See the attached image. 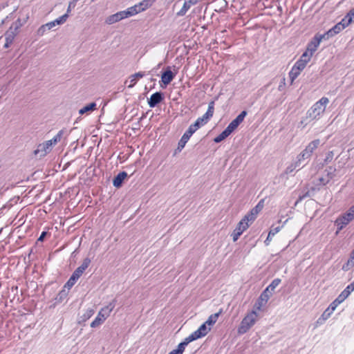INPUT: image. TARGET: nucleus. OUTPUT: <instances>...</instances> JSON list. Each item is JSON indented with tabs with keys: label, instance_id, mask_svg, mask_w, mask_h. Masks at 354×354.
<instances>
[{
	"label": "nucleus",
	"instance_id": "18",
	"mask_svg": "<svg viewBox=\"0 0 354 354\" xmlns=\"http://www.w3.org/2000/svg\"><path fill=\"white\" fill-rule=\"evenodd\" d=\"M174 78V74L169 69V68H168L167 70L165 71L161 76V80L165 85L169 84L173 80Z\"/></svg>",
	"mask_w": 354,
	"mask_h": 354
},
{
	"label": "nucleus",
	"instance_id": "29",
	"mask_svg": "<svg viewBox=\"0 0 354 354\" xmlns=\"http://www.w3.org/2000/svg\"><path fill=\"white\" fill-rule=\"evenodd\" d=\"M124 11L127 13V17L133 16V15L140 12V10H139L138 6H137V5L129 7Z\"/></svg>",
	"mask_w": 354,
	"mask_h": 354
},
{
	"label": "nucleus",
	"instance_id": "15",
	"mask_svg": "<svg viewBox=\"0 0 354 354\" xmlns=\"http://www.w3.org/2000/svg\"><path fill=\"white\" fill-rule=\"evenodd\" d=\"M145 76L144 72H138L129 76V80H126L125 84L129 82L128 85L129 88H132L136 84L138 79L142 78Z\"/></svg>",
	"mask_w": 354,
	"mask_h": 354
},
{
	"label": "nucleus",
	"instance_id": "42",
	"mask_svg": "<svg viewBox=\"0 0 354 354\" xmlns=\"http://www.w3.org/2000/svg\"><path fill=\"white\" fill-rule=\"evenodd\" d=\"M79 0H72L71 1H70L68 3V6L66 14H68V15L69 16V14L71 12V10L73 9L76 6L77 2Z\"/></svg>",
	"mask_w": 354,
	"mask_h": 354
},
{
	"label": "nucleus",
	"instance_id": "19",
	"mask_svg": "<svg viewBox=\"0 0 354 354\" xmlns=\"http://www.w3.org/2000/svg\"><path fill=\"white\" fill-rule=\"evenodd\" d=\"M127 174L125 171L120 172L113 179V184L115 187H120Z\"/></svg>",
	"mask_w": 354,
	"mask_h": 354
},
{
	"label": "nucleus",
	"instance_id": "39",
	"mask_svg": "<svg viewBox=\"0 0 354 354\" xmlns=\"http://www.w3.org/2000/svg\"><path fill=\"white\" fill-rule=\"evenodd\" d=\"M94 314V310L92 308H88L86 310L85 313L82 316V321H86Z\"/></svg>",
	"mask_w": 354,
	"mask_h": 354
},
{
	"label": "nucleus",
	"instance_id": "54",
	"mask_svg": "<svg viewBox=\"0 0 354 354\" xmlns=\"http://www.w3.org/2000/svg\"><path fill=\"white\" fill-rule=\"evenodd\" d=\"M348 16H350L351 17L352 21H354V9L351 10L348 14Z\"/></svg>",
	"mask_w": 354,
	"mask_h": 354
},
{
	"label": "nucleus",
	"instance_id": "60",
	"mask_svg": "<svg viewBox=\"0 0 354 354\" xmlns=\"http://www.w3.org/2000/svg\"><path fill=\"white\" fill-rule=\"evenodd\" d=\"M352 255H353V256H354V251L353 252Z\"/></svg>",
	"mask_w": 354,
	"mask_h": 354
},
{
	"label": "nucleus",
	"instance_id": "9",
	"mask_svg": "<svg viewBox=\"0 0 354 354\" xmlns=\"http://www.w3.org/2000/svg\"><path fill=\"white\" fill-rule=\"evenodd\" d=\"M354 290V281L349 284L342 292L341 294L335 299V303L341 304L344 301L348 295Z\"/></svg>",
	"mask_w": 354,
	"mask_h": 354
},
{
	"label": "nucleus",
	"instance_id": "26",
	"mask_svg": "<svg viewBox=\"0 0 354 354\" xmlns=\"http://www.w3.org/2000/svg\"><path fill=\"white\" fill-rule=\"evenodd\" d=\"M154 1L155 0H143L136 5L138 6V8L139 10H140L141 12L147 10L148 8L151 7Z\"/></svg>",
	"mask_w": 354,
	"mask_h": 354
},
{
	"label": "nucleus",
	"instance_id": "55",
	"mask_svg": "<svg viewBox=\"0 0 354 354\" xmlns=\"http://www.w3.org/2000/svg\"><path fill=\"white\" fill-rule=\"evenodd\" d=\"M301 10L306 11V12L308 10V7L306 2L301 6Z\"/></svg>",
	"mask_w": 354,
	"mask_h": 354
},
{
	"label": "nucleus",
	"instance_id": "45",
	"mask_svg": "<svg viewBox=\"0 0 354 354\" xmlns=\"http://www.w3.org/2000/svg\"><path fill=\"white\" fill-rule=\"evenodd\" d=\"M185 347L186 346H185V344L183 342H180L177 346V353L178 354H183L185 349Z\"/></svg>",
	"mask_w": 354,
	"mask_h": 354
},
{
	"label": "nucleus",
	"instance_id": "47",
	"mask_svg": "<svg viewBox=\"0 0 354 354\" xmlns=\"http://www.w3.org/2000/svg\"><path fill=\"white\" fill-rule=\"evenodd\" d=\"M116 13H117V15L118 16V18H119L120 21H121L122 19L127 18V13L125 12L124 10L120 11V12H118Z\"/></svg>",
	"mask_w": 354,
	"mask_h": 354
},
{
	"label": "nucleus",
	"instance_id": "35",
	"mask_svg": "<svg viewBox=\"0 0 354 354\" xmlns=\"http://www.w3.org/2000/svg\"><path fill=\"white\" fill-rule=\"evenodd\" d=\"M301 71H299L295 67H292L291 71L289 73V76L291 80V83L297 77V76L300 74Z\"/></svg>",
	"mask_w": 354,
	"mask_h": 354
},
{
	"label": "nucleus",
	"instance_id": "24",
	"mask_svg": "<svg viewBox=\"0 0 354 354\" xmlns=\"http://www.w3.org/2000/svg\"><path fill=\"white\" fill-rule=\"evenodd\" d=\"M222 312V309H220L218 313L211 315L205 323L209 326L214 324Z\"/></svg>",
	"mask_w": 354,
	"mask_h": 354
},
{
	"label": "nucleus",
	"instance_id": "32",
	"mask_svg": "<svg viewBox=\"0 0 354 354\" xmlns=\"http://www.w3.org/2000/svg\"><path fill=\"white\" fill-rule=\"evenodd\" d=\"M118 21H120V20H119L117 13H115L113 15L109 16L105 20V22L109 25L113 24Z\"/></svg>",
	"mask_w": 354,
	"mask_h": 354
},
{
	"label": "nucleus",
	"instance_id": "14",
	"mask_svg": "<svg viewBox=\"0 0 354 354\" xmlns=\"http://www.w3.org/2000/svg\"><path fill=\"white\" fill-rule=\"evenodd\" d=\"M352 220L353 218L346 216V213H345L336 219L335 224L337 225L338 230H341Z\"/></svg>",
	"mask_w": 354,
	"mask_h": 354
},
{
	"label": "nucleus",
	"instance_id": "57",
	"mask_svg": "<svg viewBox=\"0 0 354 354\" xmlns=\"http://www.w3.org/2000/svg\"><path fill=\"white\" fill-rule=\"evenodd\" d=\"M329 169H330V171H328V175H330V178H331L333 177V175L332 174V171H335V169H333L332 167H330Z\"/></svg>",
	"mask_w": 354,
	"mask_h": 354
},
{
	"label": "nucleus",
	"instance_id": "17",
	"mask_svg": "<svg viewBox=\"0 0 354 354\" xmlns=\"http://www.w3.org/2000/svg\"><path fill=\"white\" fill-rule=\"evenodd\" d=\"M192 136L189 132L186 131L179 140L176 150L181 151Z\"/></svg>",
	"mask_w": 354,
	"mask_h": 354
},
{
	"label": "nucleus",
	"instance_id": "44",
	"mask_svg": "<svg viewBox=\"0 0 354 354\" xmlns=\"http://www.w3.org/2000/svg\"><path fill=\"white\" fill-rule=\"evenodd\" d=\"M264 206V199H261L257 205L254 207V209L259 213L263 208Z\"/></svg>",
	"mask_w": 354,
	"mask_h": 354
},
{
	"label": "nucleus",
	"instance_id": "13",
	"mask_svg": "<svg viewBox=\"0 0 354 354\" xmlns=\"http://www.w3.org/2000/svg\"><path fill=\"white\" fill-rule=\"evenodd\" d=\"M331 31L332 30L330 29L324 34H317L314 37L315 42L311 41V44H316V43L317 44H319L322 40L325 41L328 39L329 37L334 36L335 34Z\"/></svg>",
	"mask_w": 354,
	"mask_h": 354
},
{
	"label": "nucleus",
	"instance_id": "33",
	"mask_svg": "<svg viewBox=\"0 0 354 354\" xmlns=\"http://www.w3.org/2000/svg\"><path fill=\"white\" fill-rule=\"evenodd\" d=\"M68 18V14H64L62 16L59 17V18L55 19L53 21V22H55V26H59V25H62L63 24H64L67 19Z\"/></svg>",
	"mask_w": 354,
	"mask_h": 354
},
{
	"label": "nucleus",
	"instance_id": "27",
	"mask_svg": "<svg viewBox=\"0 0 354 354\" xmlns=\"http://www.w3.org/2000/svg\"><path fill=\"white\" fill-rule=\"evenodd\" d=\"M17 29V27L15 28V30H12V26L10 28V29L6 32V44H8L12 41V39L15 37V31Z\"/></svg>",
	"mask_w": 354,
	"mask_h": 354
},
{
	"label": "nucleus",
	"instance_id": "20",
	"mask_svg": "<svg viewBox=\"0 0 354 354\" xmlns=\"http://www.w3.org/2000/svg\"><path fill=\"white\" fill-rule=\"evenodd\" d=\"M232 133V131L230 129L226 127L225 129V130L223 131L218 136L214 138V141L216 143L221 142V141L225 140L227 137H228Z\"/></svg>",
	"mask_w": 354,
	"mask_h": 354
},
{
	"label": "nucleus",
	"instance_id": "53",
	"mask_svg": "<svg viewBox=\"0 0 354 354\" xmlns=\"http://www.w3.org/2000/svg\"><path fill=\"white\" fill-rule=\"evenodd\" d=\"M317 180L320 182V184H321V185H325L326 183H328V180H325V179H324V178H320V177L317 178Z\"/></svg>",
	"mask_w": 354,
	"mask_h": 354
},
{
	"label": "nucleus",
	"instance_id": "5",
	"mask_svg": "<svg viewBox=\"0 0 354 354\" xmlns=\"http://www.w3.org/2000/svg\"><path fill=\"white\" fill-rule=\"evenodd\" d=\"M328 99L326 97H323L313 105L312 107L313 113H311V115H313V118H316L324 112L326 105L328 104Z\"/></svg>",
	"mask_w": 354,
	"mask_h": 354
},
{
	"label": "nucleus",
	"instance_id": "22",
	"mask_svg": "<svg viewBox=\"0 0 354 354\" xmlns=\"http://www.w3.org/2000/svg\"><path fill=\"white\" fill-rule=\"evenodd\" d=\"M259 213L256 211L254 207L243 218L248 223H252L257 218Z\"/></svg>",
	"mask_w": 354,
	"mask_h": 354
},
{
	"label": "nucleus",
	"instance_id": "50",
	"mask_svg": "<svg viewBox=\"0 0 354 354\" xmlns=\"http://www.w3.org/2000/svg\"><path fill=\"white\" fill-rule=\"evenodd\" d=\"M46 25L48 27V29H49V30L55 27V22H53V21H50L48 23H46Z\"/></svg>",
	"mask_w": 354,
	"mask_h": 354
},
{
	"label": "nucleus",
	"instance_id": "46",
	"mask_svg": "<svg viewBox=\"0 0 354 354\" xmlns=\"http://www.w3.org/2000/svg\"><path fill=\"white\" fill-rule=\"evenodd\" d=\"M333 158V151H328L326 154V156L324 159V162L328 163V162H330Z\"/></svg>",
	"mask_w": 354,
	"mask_h": 354
},
{
	"label": "nucleus",
	"instance_id": "36",
	"mask_svg": "<svg viewBox=\"0 0 354 354\" xmlns=\"http://www.w3.org/2000/svg\"><path fill=\"white\" fill-rule=\"evenodd\" d=\"M78 279L75 276L71 275L68 281L64 285V288L71 289Z\"/></svg>",
	"mask_w": 354,
	"mask_h": 354
},
{
	"label": "nucleus",
	"instance_id": "11",
	"mask_svg": "<svg viewBox=\"0 0 354 354\" xmlns=\"http://www.w3.org/2000/svg\"><path fill=\"white\" fill-rule=\"evenodd\" d=\"M309 50L310 46H307L306 51L303 53L301 58L293 66L300 71H301L305 68L306 64L310 59L309 58H306L308 57V51Z\"/></svg>",
	"mask_w": 354,
	"mask_h": 354
},
{
	"label": "nucleus",
	"instance_id": "31",
	"mask_svg": "<svg viewBox=\"0 0 354 354\" xmlns=\"http://www.w3.org/2000/svg\"><path fill=\"white\" fill-rule=\"evenodd\" d=\"M354 266V256L351 254L347 262L345 263L342 266V270L344 271L348 270L351 267Z\"/></svg>",
	"mask_w": 354,
	"mask_h": 354
},
{
	"label": "nucleus",
	"instance_id": "4",
	"mask_svg": "<svg viewBox=\"0 0 354 354\" xmlns=\"http://www.w3.org/2000/svg\"><path fill=\"white\" fill-rule=\"evenodd\" d=\"M115 305L113 303H110L108 306L102 308L98 313L97 317L91 322V327L96 328L101 325L106 319L110 315L111 312L114 308Z\"/></svg>",
	"mask_w": 354,
	"mask_h": 354
},
{
	"label": "nucleus",
	"instance_id": "51",
	"mask_svg": "<svg viewBox=\"0 0 354 354\" xmlns=\"http://www.w3.org/2000/svg\"><path fill=\"white\" fill-rule=\"evenodd\" d=\"M46 234H47L46 232H42L41 235L38 238L37 241H43L44 238H45V236H46Z\"/></svg>",
	"mask_w": 354,
	"mask_h": 354
},
{
	"label": "nucleus",
	"instance_id": "40",
	"mask_svg": "<svg viewBox=\"0 0 354 354\" xmlns=\"http://www.w3.org/2000/svg\"><path fill=\"white\" fill-rule=\"evenodd\" d=\"M198 338L196 337L194 333L187 337L183 342H182L185 346H186L189 343L197 339Z\"/></svg>",
	"mask_w": 354,
	"mask_h": 354
},
{
	"label": "nucleus",
	"instance_id": "58",
	"mask_svg": "<svg viewBox=\"0 0 354 354\" xmlns=\"http://www.w3.org/2000/svg\"><path fill=\"white\" fill-rule=\"evenodd\" d=\"M317 46H314V48H311V50H310V52H311V56L313 55V53L314 51H315L317 50Z\"/></svg>",
	"mask_w": 354,
	"mask_h": 354
},
{
	"label": "nucleus",
	"instance_id": "2",
	"mask_svg": "<svg viewBox=\"0 0 354 354\" xmlns=\"http://www.w3.org/2000/svg\"><path fill=\"white\" fill-rule=\"evenodd\" d=\"M214 101L209 102L206 113L202 117L197 118L195 122L189 127L187 131L193 135L201 127L205 124L214 115Z\"/></svg>",
	"mask_w": 354,
	"mask_h": 354
},
{
	"label": "nucleus",
	"instance_id": "52",
	"mask_svg": "<svg viewBox=\"0 0 354 354\" xmlns=\"http://www.w3.org/2000/svg\"><path fill=\"white\" fill-rule=\"evenodd\" d=\"M285 84H286L285 83V78H283L281 82V83H280V84L279 85V88H279V91H282L283 86H285Z\"/></svg>",
	"mask_w": 354,
	"mask_h": 354
},
{
	"label": "nucleus",
	"instance_id": "10",
	"mask_svg": "<svg viewBox=\"0 0 354 354\" xmlns=\"http://www.w3.org/2000/svg\"><path fill=\"white\" fill-rule=\"evenodd\" d=\"M164 100V95L162 92H156L152 94L149 99H148V104L149 107L153 108L156 106Z\"/></svg>",
	"mask_w": 354,
	"mask_h": 354
},
{
	"label": "nucleus",
	"instance_id": "23",
	"mask_svg": "<svg viewBox=\"0 0 354 354\" xmlns=\"http://www.w3.org/2000/svg\"><path fill=\"white\" fill-rule=\"evenodd\" d=\"M281 230V227L280 226H278V227H272L269 233H268V235L266 238V239L265 240V244L266 245H268L272 240V237L273 236H274L277 232H279Z\"/></svg>",
	"mask_w": 354,
	"mask_h": 354
},
{
	"label": "nucleus",
	"instance_id": "3",
	"mask_svg": "<svg viewBox=\"0 0 354 354\" xmlns=\"http://www.w3.org/2000/svg\"><path fill=\"white\" fill-rule=\"evenodd\" d=\"M257 314L256 311L252 310L248 313L241 321L239 328L238 333L244 334L255 324Z\"/></svg>",
	"mask_w": 354,
	"mask_h": 354
},
{
	"label": "nucleus",
	"instance_id": "43",
	"mask_svg": "<svg viewBox=\"0 0 354 354\" xmlns=\"http://www.w3.org/2000/svg\"><path fill=\"white\" fill-rule=\"evenodd\" d=\"M330 29L332 30L331 32H333V33H335L336 35V34L339 33L341 30H342L344 28H343L342 25H340L339 24L337 23L336 25H335Z\"/></svg>",
	"mask_w": 354,
	"mask_h": 354
},
{
	"label": "nucleus",
	"instance_id": "1",
	"mask_svg": "<svg viewBox=\"0 0 354 354\" xmlns=\"http://www.w3.org/2000/svg\"><path fill=\"white\" fill-rule=\"evenodd\" d=\"M63 134L64 130H60L51 140L39 144L37 146V149L34 151L35 155H38L39 157H44L47 153H50L53 149V147L61 140Z\"/></svg>",
	"mask_w": 354,
	"mask_h": 354
},
{
	"label": "nucleus",
	"instance_id": "25",
	"mask_svg": "<svg viewBox=\"0 0 354 354\" xmlns=\"http://www.w3.org/2000/svg\"><path fill=\"white\" fill-rule=\"evenodd\" d=\"M97 109V104L95 102H91L87 105H86L85 106H84L83 108L80 109V111H79V113L80 115H83L87 112H89V111H93L94 110H95Z\"/></svg>",
	"mask_w": 354,
	"mask_h": 354
},
{
	"label": "nucleus",
	"instance_id": "12",
	"mask_svg": "<svg viewBox=\"0 0 354 354\" xmlns=\"http://www.w3.org/2000/svg\"><path fill=\"white\" fill-rule=\"evenodd\" d=\"M247 115V111H243L239 115L236 116L227 127L232 132L239 127V125L243 121Z\"/></svg>",
	"mask_w": 354,
	"mask_h": 354
},
{
	"label": "nucleus",
	"instance_id": "6",
	"mask_svg": "<svg viewBox=\"0 0 354 354\" xmlns=\"http://www.w3.org/2000/svg\"><path fill=\"white\" fill-rule=\"evenodd\" d=\"M249 226L250 223L242 218L232 234L233 241H236L239 236L249 227Z\"/></svg>",
	"mask_w": 354,
	"mask_h": 354
},
{
	"label": "nucleus",
	"instance_id": "34",
	"mask_svg": "<svg viewBox=\"0 0 354 354\" xmlns=\"http://www.w3.org/2000/svg\"><path fill=\"white\" fill-rule=\"evenodd\" d=\"M309 157H310V153L308 151V147H306V148L304 150V151L298 156V160L297 162H298V164H299V165H301V160L308 158Z\"/></svg>",
	"mask_w": 354,
	"mask_h": 354
},
{
	"label": "nucleus",
	"instance_id": "56",
	"mask_svg": "<svg viewBox=\"0 0 354 354\" xmlns=\"http://www.w3.org/2000/svg\"><path fill=\"white\" fill-rule=\"evenodd\" d=\"M308 194V192H306V194L303 195L302 196H299V199L296 201V203L301 201L303 198H306Z\"/></svg>",
	"mask_w": 354,
	"mask_h": 354
},
{
	"label": "nucleus",
	"instance_id": "8",
	"mask_svg": "<svg viewBox=\"0 0 354 354\" xmlns=\"http://www.w3.org/2000/svg\"><path fill=\"white\" fill-rule=\"evenodd\" d=\"M91 261L88 257L85 258L83 260V262L81 264V266H80L75 270V271L73 272L72 275L75 276V278L79 279V278L82 276V274L84 273V272L89 266Z\"/></svg>",
	"mask_w": 354,
	"mask_h": 354
},
{
	"label": "nucleus",
	"instance_id": "59",
	"mask_svg": "<svg viewBox=\"0 0 354 354\" xmlns=\"http://www.w3.org/2000/svg\"><path fill=\"white\" fill-rule=\"evenodd\" d=\"M5 46V48H8V47H9V46H8V45H6V46Z\"/></svg>",
	"mask_w": 354,
	"mask_h": 354
},
{
	"label": "nucleus",
	"instance_id": "7",
	"mask_svg": "<svg viewBox=\"0 0 354 354\" xmlns=\"http://www.w3.org/2000/svg\"><path fill=\"white\" fill-rule=\"evenodd\" d=\"M270 296L271 293H268L267 291L263 290L256 301L254 308L257 310H261V308L266 304Z\"/></svg>",
	"mask_w": 354,
	"mask_h": 354
},
{
	"label": "nucleus",
	"instance_id": "38",
	"mask_svg": "<svg viewBox=\"0 0 354 354\" xmlns=\"http://www.w3.org/2000/svg\"><path fill=\"white\" fill-rule=\"evenodd\" d=\"M300 167L299 164H298V162H295V163H292L286 169L284 173L286 174H290L292 172L294 171V170L297 168Z\"/></svg>",
	"mask_w": 354,
	"mask_h": 354
},
{
	"label": "nucleus",
	"instance_id": "37",
	"mask_svg": "<svg viewBox=\"0 0 354 354\" xmlns=\"http://www.w3.org/2000/svg\"><path fill=\"white\" fill-rule=\"evenodd\" d=\"M353 21H352V19H351V17L350 16H348L347 15L342 19V21L340 22H339L338 24H339L340 25H342L343 26V28H345L346 26H348L350 24H351Z\"/></svg>",
	"mask_w": 354,
	"mask_h": 354
},
{
	"label": "nucleus",
	"instance_id": "48",
	"mask_svg": "<svg viewBox=\"0 0 354 354\" xmlns=\"http://www.w3.org/2000/svg\"><path fill=\"white\" fill-rule=\"evenodd\" d=\"M346 216L350 217L353 219L354 218V205L349 208V209L346 212Z\"/></svg>",
	"mask_w": 354,
	"mask_h": 354
},
{
	"label": "nucleus",
	"instance_id": "30",
	"mask_svg": "<svg viewBox=\"0 0 354 354\" xmlns=\"http://www.w3.org/2000/svg\"><path fill=\"white\" fill-rule=\"evenodd\" d=\"M191 5L185 0L183 7L181 9L177 12L178 16H184L188 10L191 8Z\"/></svg>",
	"mask_w": 354,
	"mask_h": 354
},
{
	"label": "nucleus",
	"instance_id": "21",
	"mask_svg": "<svg viewBox=\"0 0 354 354\" xmlns=\"http://www.w3.org/2000/svg\"><path fill=\"white\" fill-rule=\"evenodd\" d=\"M339 305V304L335 303V301L334 300L329 306V307L324 312L322 317L323 319H326L330 314L335 310L337 306Z\"/></svg>",
	"mask_w": 354,
	"mask_h": 354
},
{
	"label": "nucleus",
	"instance_id": "41",
	"mask_svg": "<svg viewBox=\"0 0 354 354\" xmlns=\"http://www.w3.org/2000/svg\"><path fill=\"white\" fill-rule=\"evenodd\" d=\"M48 31H49V29H48V27L46 26V24H44L39 28V29L37 30V34L38 36H43Z\"/></svg>",
	"mask_w": 354,
	"mask_h": 354
},
{
	"label": "nucleus",
	"instance_id": "16",
	"mask_svg": "<svg viewBox=\"0 0 354 354\" xmlns=\"http://www.w3.org/2000/svg\"><path fill=\"white\" fill-rule=\"evenodd\" d=\"M210 328L207 326L205 323H203L194 332L196 337L199 339L205 336L210 330Z\"/></svg>",
	"mask_w": 354,
	"mask_h": 354
},
{
	"label": "nucleus",
	"instance_id": "49",
	"mask_svg": "<svg viewBox=\"0 0 354 354\" xmlns=\"http://www.w3.org/2000/svg\"><path fill=\"white\" fill-rule=\"evenodd\" d=\"M312 143L313 145V147L311 148V152L313 151V149H316L318 147V145H320L321 141H320V140L317 139V140H313Z\"/></svg>",
	"mask_w": 354,
	"mask_h": 354
},
{
	"label": "nucleus",
	"instance_id": "28",
	"mask_svg": "<svg viewBox=\"0 0 354 354\" xmlns=\"http://www.w3.org/2000/svg\"><path fill=\"white\" fill-rule=\"evenodd\" d=\"M281 283L280 279H274L271 283L264 290V291H267L268 293H271L274 291L275 288L279 285Z\"/></svg>",
	"mask_w": 354,
	"mask_h": 354
}]
</instances>
